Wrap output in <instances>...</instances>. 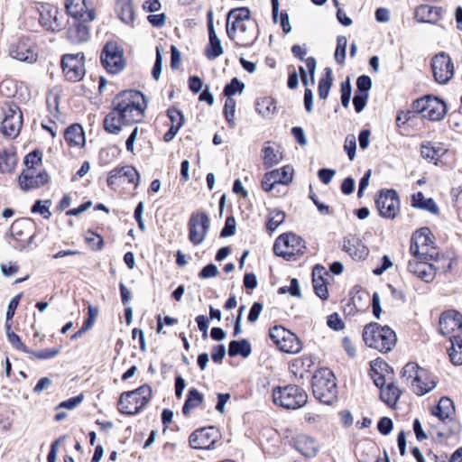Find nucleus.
Wrapping results in <instances>:
<instances>
[{
    "instance_id": "32",
    "label": "nucleus",
    "mask_w": 462,
    "mask_h": 462,
    "mask_svg": "<svg viewBox=\"0 0 462 462\" xmlns=\"http://www.w3.org/2000/svg\"><path fill=\"white\" fill-rule=\"evenodd\" d=\"M387 364L383 361L374 360L371 363V378L373 379L376 387L380 388V390L383 389L387 383V379L385 376L379 372L378 370L383 371L387 368Z\"/></svg>"
},
{
    "instance_id": "36",
    "label": "nucleus",
    "mask_w": 462,
    "mask_h": 462,
    "mask_svg": "<svg viewBox=\"0 0 462 462\" xmlns=\"http://www.w3.org/2000/svg\"><path fill=\"white\" fill-rule=\"evenodd\" d=\"M16 154L13 149H4L0 152V172H12L16 165Z\"/></svg>"
},
{
    "instance_id": "60",
    "label": "nucleus",
    "mask_w": 462,
    "mask_h": 462,
    "mask_svg": "<svg viewBox=\"0 0 462 462\" xmlns=\"http://www.w3.org/2000/svg\"><path fill=\"white\" fill-rule=\"evenodd\" d=\"M235 112H236V101L233 98H226L225 106H224V114L227 122L230 125L235 124Z\"/></svg>"
},
{
    "instance_id": "62",
    "label": "nucleus",
    "mask_w": 462,
    "mask_h": 462,
    "mask_svg": "<svg viewBox=\"0 0 462 462\" xmlns=\"http://www.w3.org/2000/svg\"><path fill=\"white\" fill-rule=\"evenodd\" d=\"M111 125L106 124V116L104 119V128L107 133L110 134H118L121 131H124V125H125L123 122V118H118L113 121Z\"/></svg>"
},
{
    "instance_id": "35",
    "label": "nucleus",
    "mask_w": 462,
    "mask_h": 462,
    "mask_svg": "<svg viewBox=\"0 0 462 462\" xmlns=\"http://www.w3.org/2000/svg\"><path fill=\"white\" fill-rule=\"evenodd\" d=\"M64 138L69 144L86 143L84 131L79 124L69 126L64 132Z\"/></svg>"
},
{
    "instance_id": "63",
    "label": "nucleus",
    "mask_w": 462,
    "mask_h": 462,
    "mask_svg": "<svg viewBox=\"0 0 462 462\" xmlns=\"http://www.w3.org/2000/svg\"><path fill=\"white\" fill-rule=\"evenodd\" d=\"M327 325L333 330L339 331L344 328L345 325L337 313H333L328 317Z\"/></svg>"
},
{
    "instance_id": "30",
    "label": "nucleus",
    "mask_w": 462,
    "mask_h": 462,
    "mask_svg": "<svg viewBox=\"0 0 462 462\" xmlns=\"http://www.w3.org/2000/svg\"><path fill=\"white\" fill-rule=\"evenodd\" d=\"M208 38L209 41L205 50V55L209 60H213L223 54V47L215 31L208 32Z\"/></svg>"
},
{
    "instance_id": "12",
    "label": "nucleus",
    "mask_w": 462,
    "mask_h": 462,
    "mask_svg": "<svg viewBox=\"0 0 462 462\" xmlns=\"http://www.w3.org/2000/svg\"><path fill=\"white\" fill-rule=\"evenodd\" d=\"M23 125V114L16 105L10 106L1 123L0 131L7 138H15Z\"/></svg>"
},
{
    "instance_id": "56",
    "label": "nucleus",
    "mask_w": 462,
    "mask_h": 462,
    "mask_svg": "<svg viewBox=\"0 0 462 462\" xmlns=\"http://www.w3.org/2000/svg\"><path fill=\"white\" fill-rule=\"evenodd\" d=\"M285 217L286 215L283 211H272L267 222V229L270 231H274L282 223H283Z\"/></svg>"
},
{
    "instance_id": "42",
    "label": "nucleus",
    "mask_w": 462,
    "mask_h": 462,
    "mask_svg": "<svg viewBox=\"0 0 462 462\" xmlns=\"http://www.w3.org/2000/svg\"><path fill=\"white\" fill-rule=\"evenodd\" d=\"M412 206L426 209L431 213H438L439 208L432 199H425L421 192H418L412 196Z\"/></svg>"
},
{
    "instance_id": "27",
    "label": "nucleus",
    "mask_w": 462,
    "mask_h": 462,
    "mask_svg": "<svg viewBox=\"0 0 462 462\" xmlns=\"http://www.w3.org/2000/svg\"><path fill=\"white\" fill-rule=\"evenodd\" d=\"M432 414L444 422L451 420L455 415V405L453 401L448 397H442L436 408L432 411Z\"/></svg>"
},
{
    "instance_id": "61",
    "label": "nucleus",
    "mask_w": 462,
    "mask_h": 462,
    "mask_svg": "<svg viewBox=\"0 0 462 462\" xmlns=\"http://www.w3.org/2000/svg\"><path fill=\"white\" fill-rule=\"evenodd\" d=\"M236 233V219L234 217H227L226 219L225 226L221 230L220 236L227 237L235 235Z\"/></svg>"
},
{
    "instance_id": "48",
    "label": "nucleus",
    "mask_w": 462,
    "mask_h": 462,
    "mask_svg": "<svg viewBox=\"0 0 462 462\" xmlns=\"http://www.w3.org/2000/svg\"><path fill=\"white\" fill-rule=\"evenodd\" d=\"M282 158L279 146L276 149L273 146H266L263 150V162L266 167H272L277 164Z\"/></svg>"
},
{
    "instance_id": "41",
    "label": "nucleus",
    "mask_w": 462,
    "mask_h": 462,
    "mask_svg": "<svg viewBox=\"0 0 462 462\" xmlns=\"http://www.w3.org/2000/svg\"><path fill=\"white\" fill-rule=\"evenodd\" d=\"M447 152V149L443 146H420V155L422 158L429 162H434L435 164Z\"/></svg>"
},
{
    "instance_id": "54",
    "label": "nucleus",
    "mask_w": 462,
    "mask_h": 462,
    "mask_svg": "<svg viewBox=\"0 0 462 462\" xmlns=\"http://www.w3.org/2000/svg\"><path fill=\"white\" fill-rule=\"evenodd\" d=\"M347 40L346 36L340 35L337 38V48L335 51V60L339 64H343L346 59Z\"/></svg>"
},
{
    "instance_id": "22",
    "label": "nucleus",
    "mask_w": 462,
    "mask_h": 462,
    "mask_svg": "<svg viewBox=\"0 0 462 462\" xmlns=\"http://www.w3.org/2000/svg\"><path fill=\"white\" fill-rule=\"evenodd\" d=\"M295 449L306 457H311L316 455L318 446L316 440L309 435L300 434L294 439Z\"/></svg>"
},
{
    "instance_id": "43",
    "label": "nucleus",
    "mask_w": 462,
    "mask_h": 462,
    "mask_svg": "<svg viewBox=\"0 0 462 462\" xmlns=\"http://www.w3.org/2000/svg\"><path fill=\"white\" fill-rule=\"evenodd\" d=\"M450 361L455 365H462V338H460L458 336H453L450 337Z\"/></svg>"
},
{
    "instance_id": "10",
    "label": "nucleus",
    "mask_w": 462,
    "mask_h": 462,
    "mask_svg": "<svg viewBox=\"0 0 462 462\" xmlns=\"http://www.w3.org/2000/svg\"><path fill=\"white\" fill-rule=\"evenodd\" d=\"M210 221L204 212L191 214L189 220V239L194 245H200L209 229Z\"/></svg>"
},
{
    "instance_id": "15",
    "label": "nucleus",
    "mask_w": 462,
    "mask_h": 462,
    "mask_svg": "<svg viewBox=\"0 0 462 462\" xmlns=\"http://www.w3.org/2000/svg\"><path fill=\"white\" fill-rule=\"evenodd\" d=\"M430 260L412 257L408 262V270L411 273L426 282H432L438 271L442 267L429 263Z\"/></svg>"
},
{
    "instance_id": "5",
    "label": "nucleus",
    "mask_w": 462,
    "mask_h": 462,
    "mask_svg": "<svg viewBox=\"0 0 462 462\" xmlns=\"http://www.w3.org/2000/svg\"><path fill=\"white\" fill-rule=\"evenodd\" d=\"M152 393V388L148 384H143L134 391L123 393L118 401L119 411L127 415L138 413L150 402Z\"/></svg>"
},
{
    "instance_id": "3",
    "label": "nucleus",
    "mask_w": 462,
    "mask_h": 462,
    "mask_svg": "<svg viewBox=\"0 0 462 462\" xmlns=\"http://www.w3.org/2000/svg\"><path fill=\"white\" fill-rule=\"evenodd\" d=\"M363 339L367 346L383 353L391 351L397 341L396 334L391 328L377 323L365 327Z\"/></svg>"
},
{
    "instance_id": "40",
    "label": "nucleus",
    "mask_w": 462,
    "mask_h": 462,
    "mask_svg": "<svg viewBox=\"0 0 462 462\" xmlns=\"http://www.w3.org/2000/svg\"><path fill=\"white\" fill-rule=\"evenodd\" d=\"M204 400L203 395L196 389L189 391L187 400L182 407V413L188 415L191 410L199 407Z\"/></svg>"
},
{
    "instance_id": "19",
    "label": "nucleus",
    "mask_w": 462,
    "mask_h": 462,
    "mask_svg": "<svg viewBox=\"0 0 462 462\" xmlns=\"http://www.w3.org/2000/svg\"><path fill=\"white\" fill-rule=\"evenodd\" d=\"M66 9L69 15L75 21L88 23L92 22L96 17L94 10L88 9L86 0H68Z\"/></svg>"
},
{
    "instance_id": "26",
    "label": "nucleus",
    "mask_w": 462,
    "mask_h": 462,
    "mask_svg": "<svg viewBox=\"0 0 462 462\" xmlns=\"http://www.w3.org/2000/svg\"><path fill=\"white\" fill-rule=\"evenodd\" d=\"M270 337L274 346L283 353H289V330L281 325L270 329Z\"/></svg>"
},
{
    "instance_id": "47",
    "label": "nucleus",
    "mask_w": 462,
    "mask_h": 462,
    "mask_svg": "<svg viewBox=\"0 0 462 462\" xmlns=\"http://www.w3.org/2000/svg\"><path fill=\"white\" fill-rule=\"evenodd\" d=\"M325 71V77L322 78L319 83V97L321 99H326L328 97L333 82V75L331 69L327 68Z\"/></svg>"
},
{
    "instance_id": "8",
    "label": "nucleus",
    "mask_w": 462,
    "mask_h": 462,
    "mask_svg": "<svg viewBox=\"0 0 462 462\" xmlns=\"http://www.w3.org/2000/svg\"><path fill=\"white\" fill-rule=\"evenodd\" d=\"M61 68L65 78L71 82L81 80L85 75V57L82 52L64 54L61 59Z\"/></svg>"
},
{
    "instance_id": "44",
    "label": "nucleus",
    "mask_w": 462,
    "mask_h": 462,
    "mask_svg": "<svg viewBox=\"0 0 462 462\" xmlns=\"http://www.w3.org/2000/svg\"><path fill=\"white\" fill-rule=\"evenodd\" d=\"M289 233H283L278 236L273 245V253L285 260H289Z\"/></svg>"
},
{
    "instance_id": "52",
    "label": "nucleus",
    "mask_w": 462,
    "mask_h": 462,
    "mask_svg": "<svg viewBox=\"0 0 462 462\" xmlns=\"http://www.w3.org/2000/svg\"><path fill=\"white\" fill-rule=\"evenodd\" d=\"M6 336L10 344L13 345L16 349L23 351L24 353H31V350L21 341V338L14 332L11 331V325L6 322Z\"/></svg>"
},
{
    "instance_id": "20",
    "label": "nucleus",
    "mask_w": 462,
    "mask_h": 462,
    "mask_svg": "<svg viewBox=\"0 0 462 462\" xmlns=\"http://www.w3.org/2000/svg\"><path fill=\"white\" fill-rule=\"evenodd\" d=\"M34 223L30 218H21L14 221L11 226V234L18 241L31 243L33 235L32 234Z\"/></svg>"
},
{
    "instance_id": "33",
    "label": "nucleus",
    "mask_w": 462,
    "mask_h": 462,
    "mask_svg": "<svg viewBox=\"0 0 462 462\" xmlns=\"http://www.w3.org/2000/svg\"><path fill=\"white\" fill-rule=\"evenodd\" d=\"M430 230L428 227H421L415 231L411 239L410 252H418L419 246L432 243Z\"/></svg>"
},
{
    "instance_id": "24",
    "label": "nucleus",
    "mask_w": 462,
    "mask_h": 462,
    "mask_svg": "<svg viewBox=\"0 0 462 462\" xmlns=\"http://www.w3.org/2000/svg\"><path fill=\"white\" fill-rule=\"evenodd\" d=\"M328 273L325 270L324 267L316 265L312 271V282L315 293L322 300H327L328 297V291L327 288V283L323 275H328Z\"/></svg>"
},
{
    "instance_id": "9",
    "label": "nucleus",
    "mask_w": 462,
    "mask_h": 462,
    "mask_svg": "<svg viewBox=\"0 0 462 462\" xmlns=\"http://www.w3.org/2000/svg\"><path fill=\"white\" fill-rule=\"evenodd\" d=\"M434 79L439 84H447L454 75V64L448 54L439 52L431 61Z\"/></svg>"
},
{
    "instance_id": "59",
    "label": "nucleus",
    "mask_w": 462,
    "mask_h": 462,
    "mask_svg": "<svg viewBox=\"0 0 462 462\" xmlns=\"http://www.w3.org/2000/svg\"><path fill=\"white\" fill-rule=\"evenodd\" d=\"M167 114L171 120V126L174 127V130L180 129L183 125V123H184L183 115L179 109L171 107V108L168 109Z\"/></svg>"
},
{
    "instance_id": "45",
    "label": "nucleus",
    "mask_w": 462,
    "mask_h": 462,
    "mask_svg": "<svg viewBox=\"0 0 462 462\" xmlns=\"http://www.w3.org/2000/svg\"><path fill=\"white\" fill-rule=\"evenodd\" d=\"M414 258L433 260L438 256L437 248L434 246V243H430L425 245L419 246L418 252H410Z\"/></svg>"
},
{
    "instance_id": "2",
    "label": "nucleus",
    "mask_w": 462,
    "mask_h": 462,
    "mask_svg": "<svg viewBox=\"0 0 462 462\" xmlns=\"http://www.w3.org/2000/svg\"><path fill=\"white\" fill-rule=\"evenodd\" d=\"M248 8L231 9L226 16V34L241 47H250L258 37L257 24L250 18Z\"/></svg>"
},
{
    "instance_id": "7",
    "label": "nucleus",
    "mask_w": 462,
    "mask_h": 462,
    "mask_svg": "<svg viewBox=\"0 0 462 462\" xmlns=\"http://www.w3.org/2000/svg\"><path fill=\"white\" fill-rule=\"evenodd\" d=\"M414 112L432 122L441 121L448 112L446 103L434 96H425L413 102Z\"/></svg>"
},
{
    "instance_id": "58",
    "label": "nucleus",
    "mask_w": 462,
    "mask_h": 462,
    "mask_svg": "<svg viewBox=\"0 0 462 462\" xmlns=\"http://www.w3.org/2000/svg\"><path fill=\"white\" fill-rule=\"evenodd\" d=\"M51 202L50 200H36L33 206L32 207V213H39L44 218L48 219L51 217V213L50 211V206Z\"/></svg>"
},
{
    "instance_id": "4",
    "label": "nucleus",
    "mask_w": 462,
    "mask_h": 462,
    "mask_svg": "<svg viewBox=\"0 0 462 462\" xmlns=\"http://www.w3.org/2000/svg\"><path fill=\"white\" fill-rule=\"evenodd\" d=\"M336 377L328 368H320L312 376L314 396L325 404H332L337 399Z\"/></svg>"
},
{
    "instance_id": "49",
    "label": "nucleus",
    "mask_w": 462,
    "mask_h": 462,
    "mask_svg": "<svg viewBox=\"0 0 462 462\" xmlns=\"http://www.w3.org/2000/svg\"><path fill=\"white\" fill-rule=\"evenodd\" d=\"M306 249L305 241L300 236L291 233V259L304 254Z\"/></svg>"
},
{
    "instance_id": "13",
    "label": "nucleus",
    "mask_w": 462,
    "mask_h": 462,
    "mask_svg": "<svg viewBox=\"0 0 462 462\" xmlns=\"http://www.w3.org/2000/svg\"><path fill=\"white\" fill-rule=\"evenodd\" d=\"M380 215L385 218H394L400 209V200L393 189L381 191L375 200Z\"/></svg>"
},
{
    "instance_id": "21",
    "label": "nucleus",
    "mask_w": 462,
    "mask_h": 462,
    "mask_svg": "<svg viewBox=\"0 0 462 462\" xmlns=\"http://www.w3.org/2000/svg\"><path fill=\"white\" fill-rule=\"evenodd\" d=\"M344 250L356 260H364L369 254L367 247L356 236L344 241Z\"/></svg>"
},
{
    "instance_id": "1",
    "label": "nucleus",
    "mask_w": 462,
    "mask_h": 462,
    "mask_svg": "<svg viewBox=\"0 0 462 462\" xmlns=\"http://www.w3.org/2000/svg\"><path fill=\"white\" fill-rule=\"evenodd\" d=\"M114 108L106 115V124L123 118L125 125L143 121L147 107L145 97L140 91L127 90L118 94L113 100Z\"/></svg>"
},
{
    "instance_id": "25",
    "label": "nucleus",
    "mask_w": 462,
    "mask_h": 462,
    "mask_svg": "<svg viewBox=\"0 0 462 462\" xmlns=\"http://www.w3.org/2000/svg\"><path fill=\"white\" fill-rule=\"evenodd\" d=\"M441 15L440 8L421 5L415 10L414 17L420 23H437Z\"/></svg>"
},
{
    "instance_id": "14",
    "label": "nucleus",
    "mask_w": 462,
    "mask_h": 462,
    "mask_svg": "<svg viewBox=\"0 0 462 462\" xmlns=\"http://www.w3.org/2000/svg\"><path fill=\"white\" fill-rule=\"evenodd\" d=\"M49 181V175L42 169H24L18 178L21 189L28 191L38 189Z\"/></svg>"
},
{
    "instance_id": "16",
    "label": "nucleus",
    "mask_w": 462,
    "mask_h": 462,
    "mask_svg": "<svg viewBox=\"0 0 462 462\" xmlns=\"http://www.w3.org/2000/svg\"><path fill=\"white\" fill-rule=\"evenodd\" d=\"M462 329V314L456 310H448L439 318V330L442 335L457 336L456 333Z\"/></svg>"
},
{
    "instance_id": "55",
    "label": "nucleus",
    "mask_w": 462,
    "mask_h": 462,
    "mask_svg": "<svg viewBox=\"0 0 462 462\" xmlns=\"http://www.w3.org/2000/svg\"><path fill=\"white\" fill-rule=\"evenodd\" d=\"M244 89L245 84L237 78H234L231 79L230 83L225 87L224 94L227 98H232L235 94L242 93Z\"/></svg>"
},
{
    "instance_id": "17",
    "label": "nucleus",
    "mask_w": 462,
    "mask_h": 462,
    "mask_svg": "<svg viewBox=\"0 0 462 462\" xmlns=\"http://www.w3.org/2000/svg\"><path fill=\"white\" fill-rule=\"evenodd\" d=\"M216 439L217 431L214 427L199 429L189 438L190 447L196 449H209Z\"/></svg>"
},
{
    "instance_id": "37",
    "label": "nucleus",
    "mask_w": 462,
    "mask_h": 462,
    "mask_svg": "<svg viewBox=\"0 0 462 462\" xmlns=\"http://www.w3.org/2000/svg\"><path fill=\"white\" fill-rule=\"evenodd\" d=\"M251 345L247 339L233 340L229 343L228 355L230 356L240 355L243 357H247L251 355Z\"/></svg>"
},
{
    "instance_id": "28",
    "label": "nucleus",
    "mask_w": 462,
    "mask_h": 462,
    "mask_svg": "<svg viewBox=\"0 0 462 462\" xmlns=\"http://www.w3.org/2000/svg\"><path fill=\"white\" fill-rule=\"evenodd\" d=\"M291 373L299 380L304 379L305 375L309 377V371L313 362L310 357L300 356L291 361Z\"/></svg>"
},
{
    "instance_id": "46",
    "label": "nucleus",
    "mask_w": 462,
    "mask_h": 462,
    "mask_svg": "<svg viewBox=\"0 0 462 462\" xmlns=\"http://www.w3.org/2000/svg\"><path fill=\"white\" fill-rule=\"evenodd\" d=\"M306 69L300 67V78L304 85H308L309 80L311 82L314 81V72L316 69V60L312 57L308 58L305 60Z\"/></svg>"
},
{
    "instance_id": "18",
    "label": "nucleus",
    "mask_w": 462,
    "mask_h": 462,
    "mask_svg": "<svg viewBox=\"0 0 462 462\" xmlns=\"http://www.w3.org/2000/svg\"><path fill=\"white\" fill-rule=\"evenodd\" d=\"M9 55L19 61L33 63L37 60V53L27 40H18L9 47Z\"/></svg>"
},
{
    "instance_id": "53",
    "label": "nucleus",
    "mask_w": 462,
    "mask_h": 462,
    "mask_svg": "<svg viewBox=\"0 0 462 462\" xmlns=\"http://www.w3.org/2000/svg\"><path fill=\"white\" fill-rule=\"evenodd\" d=\"M120 169L121 179H125L129 183H134L135 187L138 186L140 181V175L133 166H124Z\"/></svg>"
},
{
    "instance_id": "38",
    "label": "nucleus",
    "mask_w": 462,
    "mask_h": 462,
    "mask_svg": "<svg viewBox=\"0 0 462 462\" xmlns=\"http://www.w3.org/2000/svg\"><path fill=\"white\" fill-rule=\"evenodd\" d=\"M308 402V394L300 385H291V409L296 410L305 406Z\"/></svg>"
},
{
    "instance_id": "50",
    "label": "nucleus",
    "mask_w": 462,
    "mask_h": 462,
    "mask_svg": "<svg viewBox=\"0 0 462 462\" xmlns=\"http://www.w3.org/2000/svg\"><path fill=\"white\" fill-rule=\"evenodd\" d=\"M267 180H272L277 187L286 185L289 182L287 178L286 167H282L281 170H273L266 173Z\"/></svg>"
},
{
    "instance_id": "6",
    "label": "nucleus",
    "mask_w": 462,
    "mask_h": 462,
    "mask_svg": "<svg viewBox=\"0 0 462 462\" xmlns=\"http://www.w3.org/2000/svg\"><path fill=\"white\" fill-rule=\"evenodd\" d=\"M402 375L411 381V391L419 395H424L436 387V382L430 378L428 372L415 363H408L402 371Z\"/></svg>"
},
{
    "instance_id": "31",
    "label": "nucleus",
    "mask_w": 462,
    "mask_h": 462,
    "mask_svg": "<svg viewBox=\"0 0 462 462\" xmlns=\"http://www.w3.org/2000/svg\"><path fill=\"white\" fill-rule=\"evenodd\" d=\"M401 393L402 391L396 384L393 382H389L386 386L381 390L380 398L388 406L393 407L397 403Z\"/></svg>"
},
{
    "instance_id": "39",
    "label": "nucleus",
    "mask_w": 462,
    "mask_h": 462,
    "mask_svg": "<svg viewBox=\"0 0 462 462\" xmlns=\"http://www.w3.org/2000/svg\"><path fill=\"white\" fill-rule=\"evenodd\" d=\"M276 108L274 101L268 97L259 98L255 103L256 111L266 118H271L275 114Z\"/></svg>"
},
{
    "instance_id": "23",
    "label": "nucleus",
    "mask_w": 462,
    "mask_h": 462,
    "mask_svg": "<svg viewBox=\"0 0 462 462\" xmlns=\"http://www.w3.org/2000/svg\"><path fill=\"white\" fill-rule=\"evenodd\" d=\"M67 37L71 43H82L89 38V28L86 23L77 20L69 26Z\"/></svg>"
},
{
    "instance_id": "64",
    "label": "nucleus",
    "mask_w": 462,
    "mask_h": 462,
    "mask_svg": "<svg viewBox=\"0 0 462 462\" xmlns=\"http://www.w3.org/2000/svg\"><path fill=\"white\" fill-rule=\"evenodd\" d=\"M300 420L302 424H316L321 420V415L313 411H308L300 418Z\"/></svg>"
},
{
    "instance_id": "57",
    "label": "nucleus",
    "mask_w": 462,
    "mask_h": 462,
    "mask_svg": "<svg viewBox=\"0 0 462 462\" xmlns=\"http://www.w3.org/2000/svg\"><path fill=\"white\" fill-rule=\"evenodd\" d=\"M25 169H39L42 167V153L34 150L24 157Z\"/></svg>"
},
{
    "instance_id": "51",
    "label": "nucleus",
    "mask_w": 462,
    "mask_h": 462,
    "mask_svg": "<svg viewBox=\"0 0 462 462\" xmlns=\"http://www.w3.org/2000/svg\"><path fill=\"white\" fill-rule=\"evenodd\" d=\"M288 386L277 387L273 390V400L276 405L289 409V393H286Z\"/></svg>"
},
{
    "instance_id": "29",
    "label": "nucleus",
    "mask_w": 462,
    "mask_h": 462,
    "mask_svg": "<svg viewBox=\"0 0 462 462\" xmlns=\"http://www.w3.org/2000/svg\"><path fill=\"white\" fill-rule=\"evenodd\" d=\"M116 13L123 23L131 24L134 19L132 0H116Z\"/></svg>"
},
{
    "instance_id": "34",
    "label": "nucleus",
    "mask_w": 462,
    "mask_h": 462,
    "mask_svg": "<svg viewBox=\"0 0 462 462\" xmlns=\"http://www.w3.org/2000/svg\"><path fill=\"white\" fill-rule=\"evenodd\" d=\"M272 4V19L273 23L277 24L280 23L281 27L284 33L289 32V14L286 10H282L280 13V3L279 0H271Z\"/></svg>"
},
{
    "instance_id": "11",
    "label": "nucleus",
    "mask_w": 462,
    "mask_h": 462,
    "mask_svg": "<svg viewBox=\"0 0 462 462\" xmlns=\"http://www.w3.org/2000/svg\"><path fill=\"white\" fill-rule=\"evenodd\" d=\"M101 63L112 74H116L125 67L123 53L116 42H107L101 53Z\"/></svg>"
}]
</instances>
